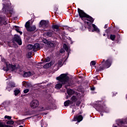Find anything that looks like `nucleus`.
Listing matches in <instances>:
<instances>
[{
  "label": "nucleus",
  "mask_w": 127,
  "mask_h": 127,
  "mask_svg": "<svg viewBox=\"0 0 127 127\" xmlns=\"http://www.w3.org/2000/svg\"><path fill=\"white\" fill-rule=\"evenodd\" d=\"M50 57H47L45 60H43V59H42V61H43V62H50Z\"/></svg>",
  "instance_id": "c85d7f7f"
},
{
  "label": "nucleus",
  "mask_w": 127,
  "mask_h": 127,
  "mask_svg": "<svg viewBox=\"0 0 127 127\" xmlns=\"http://www.w3.org/2000/svg\"><path fill=\"white\" fill-rule=\"evenodd\" d=\"M26 83H23V84H22V85H23V86H26Z\"/></svg>",
  "instance_id": "864d4df0"
},
{
  "label": "nucleus",
  "mask_w": 127,
  "mask_h": 127,
  "mask_svg": "<svg viewBox=\"0 0 127 127\" xmlns=\"http://www.w3.org/2000/svg\"><path fill=\"white\" fill-rule=\"evenodd\" d=\"M0 127H13L10 125H4L1 123H0Z\"/></svg>",
  "instance_id": "473e14b6"
},
{
  "label": "nucleus",
  "mask_w": 127,
  "mask_h": 127,
  "mask_svg": "<svg viewBox=\"0 0 127 127\" xmlns=\"http://www.w3.org/2000/svg\"><path fill=\"white\" fill-rule=\"evenodd\" d=\"M77 101H78V96L76 95H73L70 98V101L72 102V104H75Z\"/></svg>",
  "instance_id": "4468645a"
},
{
  "label": "nucleus",
  "mask_w": 127,
  "mask_h": 127,
  "mask_svg": "<svg viewBox=\"0 0 127 127\" xmlns=\"http://www.w3.org/2000/svg\"><path fill=\"white\" fill-rule=\"evenodd\" d=\"M97 109L99 112H100V115L101 117H103L104 115L103 113H110V110L106 106V105H102L101 104H98L97 105Z\"/></svg>",
  "instance_id": "39448f33"
},
{
  "label": "nucleus",
  "mask_w": 127,
  "mask_h": 127,
  "mask_svg": "<svg viewBox=\"0 0 127 127\" xmlns=\"http://www.w3.org/2000/svg\"><path fill=\"white\" fill-rule=\"evenodd\" d=\"M95 89L96 88H95V87H94V86H93V87H90L91 91H95Z\"/></svg>",
  "instance_id": "37998d69"
},
{
  "label": "nucleus",
  "mask_w": 127,
  "mask_h": 127,
  "mask_svg": "<svg viewBox=\"0 0 127 127\" xmlns=\"http://www.w3.org/2000/svg\"><path fill=\"white\" fill-rule=\"evenodd\" d=\"M43 67L45 69H47L49 68V67H51V63H47L46 64H45L43 66Z\"/></svg>",
  "instance_id": "bb28decb"
},
{
  "label": "nucleus",
  "mask_w": 127,
  "mask_h": 127,
  "mask_svg": "<svg viewBox=\"0 0 127 127\" xmlns=\"http://www.w3.org/2000/svg\"><path fill=\"white\" fill-rule=\"evenodd\" d=\"M6 24V21L4 20V18L0 17V24H4L5 25Z\"/></svg>",
  "instance_id": "5701e85b"
},
{
  "label": "nucleus",
  "mask_w": 127,
  "mask_h": 127,
  "mask_svg": "<svg viewBox=\"0 0 127 127\" xmlns=\"http://www.w3.org/2000/svg\"><path fill=\"white\" fill-rule=\"evenodd\" d=\"M6 67H4L3 68V70H4V71H8V70H9V67H8V65L7 64H6Z\"/></svg>",
  "instance_id": "f704fd0d"
},
{
  "label": "nucleus",
  "mask_w": 127,
  "mask_h": 127,
  "mask_svg": "<svg viewBox=\"0 0 127 127\" xmlns=\"http://www.w3.org/2000/svg\"><path fill=\"white\" fill-rule=\"evenodd\" d=\"M75 103L76 106H77V107H80V105H81V101L80 100H77Z\"/></svg>",
  "instance_id": "c9c22d12"
},
{
  "label": "nucleus",
  "mask_w": 127,
  "mask_h": 127,
  "mask_svg": "<svg viewBox=\"0 0 127 127\" xmlns=\"http://www.w3.org/2000/svg\"><path fill=\"white\" fill-rule=\"evenodd\" d=\"M103 36H106V34H103Z\"/></svg>",
  "instance_id": "13d9d810"
},
{
  "label": "nucleus",
  "mask_w": 127,
  "mask_h": 127,
  "mask_svg": "<svg viewBox=\"0 0 127 127\" xmlns=\"http://www.w3.org/2000/svg\"><path fill=\"white\" fill-rule=\"evenodd\" d=\"M54 110L56 109L55 104L52 103V100L50 99H47V102L45 103V107H42L41 111H48V110Z\"/></svg>",
  "instance_id": "20e7f679"
},
{
  "label": "nucleus",
  "mask_w": 127,
  "mask_h": 127,
  "mask_svg": "<svg viewBox=\"0 0 127 127\" xmlns=\"http://www.w3.org/2000/svg\"><path fill=\"white\" fill-rule=\"evenodd\" d=\"M15 123L17 124V125H18L19 126H20V125H23V124H24V119L16 121Z\"/></svg>",
  "instance_id": "412c9836"
},
{
  "label": "nucleus",
  "mask_w": 127,
  "mask_h": 127,
  "mask_svg": "<svg viewBox=\"0 0 127 127\" xmlns=\"http://www.w3.org/2000/svg\"><path fill=\"white\" fill-rule=\"evenodd\" d=\"M107 29H109V30H110V29H112V26L109 27Z\"/></svg>",
  "instance_id": "5fc2aeb1"
},
{
  "label": "nucleus",
  "mask_w": 127,
  "mask_h": 127,
  "mask_svg": "<svg viewBox=\"0 0 127 127\" xmlns=\"http://www.w3.org/2000/svg\"><path fill=\"white\" fill-rule=\"evenodd\" d=\"M72 106H75V103H73V105L71 104L70 108H72Z\"/></svg>",
  "instance_id": "603ef678"
},
{
  "label": "nucleus",
  "mask_w": 127,
  "mask_h": 127,
  "mask_svg": "<svg viewBox=\"0 0 127 127\" xmlns=\"http://www.w3.org/2000/svg\"><path fill=\"white\" fill-rule=\"evenodd\" d=\"M42 63H40V64H42Z\"/></svg>",
  "instance_id": "680f3d73"
},
{
  "label": "nucleus",
  "mask_w": 127,
  "mask_h": 127,
  "mask_svg": "<svg viewBox=\"0 0 127 127\" xmlns=\"http://www.w3.org/2000/svg\"><path fill=\"white\" fill-rule=\"evenodd\" d=\"M2 10H3L4 13L9 12L11 14L12 13V10H10V6L7 4L5 6V8H3Z\"/></svg>",
  "instance_id": "f8f14e48"
},
{
  "label": "nucleus",
  "mask_w": 127,
  "mask_h": 127,
  "mask_svg": "<svg viewBox=\"0 0 127 127\" xmlns=\"http://www.w3.org/2000/svg\"><path fill=\"white\" fill-rule=\"evenodd\" d=\"M82 114H83V112H80L77 115H82Z\"/></svg>",
  "instance_id": "3c124183"
},
{
  "label": "nucleus",
  "mask_w": 127,
  "mask_h": 127,
  "mask_svg": "<svg viewBox=\"0 0 127 127\" xmlns=\"http://www.w3.org/2000/svg\"><path fill=\"white\" fill-rule=\"evenodd\" d=\"M41 126L42 127H45V126H44V123L43 122L41 123Z\"/></svg>",
  "instance_id": "de8ad7c7"
},
{
  "label": "nucleus",
  "mask_w": 127,
  "mask_h": 127,
  "mask_svg": "<svg viewBox=\"0 0 127 127\" xmlns=\"http://www.w3.org/2000/svg\"><path fill=\"white\" fill-rule=\"evenodd\" d=\"M94 78V79H96V80H99V76H95V77H93Z\"/></svg>",
  "instance_id": "49530a36"
},
{
  "label": "nucleus",
  "mask_w": 127,
  "mask_h": 127,
  "mask_svg": "<svg viewBox=\"0 0 127 127\" xmlns=\"http://www.w3.org/2000/svg\"><path fill=\"white\" fill-rule=\"evenodd\" d=\"M61 53H62V52H61Z\"/></svg>",
  "instance_id": "e2e57ef3"
},
{
  "label": "nucleus",
  "mask_w": 127,
  "mask_h": 127,
  "mask_svg": "<svg viewBox=\"0 0 127 127\" xmlns=\"http://www.w3.org/2000/svg\"><path fill=\"white\" fill-rule=\"evenodd\" d=\"M110 31H111V30H109L108 29H107L105 30V32H106V33H110Z\"/></svg>",
  "instance_id": "a18cd8bd"
},
{
  "label": "nucleus",
  "mask_w": 127,
  "mask_h": 127,
  "mask_svg": "<svg viewBox=\"0 0 127 127\" xmlns=\"http://www.w3.org/2000/svg\"><path fill=\"white\" fill-rule=\"evenodd\" d=\"M64 48L65 51H66V52L67 53V56H69V54L71 53V50H69V48L66 44H64Z\"/></svg>",
  "instance_id": "6ab92c4d"
},
{
  "label": "nucleus",
  "mask_w": 127,
  "mask_h": 127,
  "mask_svg": "<svg viewBox=\"0 0 127 127\" xmlns=\"http://www.w3.org/2000/svg\"><path fill=\"white\" fill-rule=\"evenodd\" d=\"M8 86H9L10 88H14V87H15V83L14 82H11L9 83Z\"/></svg>",
  "instance_id": "7c9ffc66"
},
{
  "label": "nucleus",
  "mask_w": 127,
  "mask_h": 127,
  "mask_svg": "<svg viewBox=\"0 0 127 127\" xmlns=\"http://www.w3.org/2000/svg\"><path fill=\"white\" fill-rule=\"evenodd\" d=\"M104 28H108V24H105V26H104Z\"/></svg>",
  "instance_id": "8fccbe9b"
},
{
  "label": "nucleus",
  "mask_w": 127,
  "mask_h": 127,
  "mask_svg": "<svg viewBox=\"0 0 127 127\" xmlns=\"http://www.w3.org/2000/svg\"><path fill=\"white\" fill-rule=\"evenodd\" d=\"M28 92H29V89H26L24 90V91H23L24 94H27V93H28Z\"/></svg>",
  "instance_id": "a19ab883"
},
{
  "label": "nucleus",
  "mask_w": 127,
  "mask_h": 127,
  "mask_svg": "<svg viewBox=\"0 0 127 127\" xmlns=\"http://www.w3.org/2000/svg\"><path fill=\"white\" fill-rule=\"evenodd\" d=\"M13 28L16 31V32L20 33V35H22V32L19 31V27L18 26L15 25L13 26Z\"/></svg>",
  "instance_id": "dca6fc26"
},
{
  "label": "nucleus",
  "mask_w": 127,
  "mask_h": 127,
  "mask_svg": "<svg viewBox=\"0 0 127 127\" xmlns=\"http://www.w3.org/2000/svg\"><path fill=\"white\" fill-rule=\"evenodd\" d=\"M60 26L58 25H53L52 28L54 31H59Z\"/></svg>",
  "instance_id": "f3484780"
},
{
  "label": "nucleus",
  "mask_w": 127,
  "mask_h": 127,
  "mask_svg": "<svg viewBox=\"0 0 127 127\" xmlns=\"http://www.w3.org/2000/svg\"><path fill=\"white\" fill-rule=\"evenodd\" d=\"M27 49L28 50H32V49H33V51H34V47L33 45H31V44H29L27 46Z\"/></svg>",
  "instance_id": "393cba45"
},
{
  "label": "nucleus",
  "mask_w": 127,
  "mask_h": 127,
  "mask_svg": "<svg viewBox=\"0 0 127 127\" xmlns=\"http://www.w3.org/2000/svg\"><path fill=\"white\" fill-rule=\"evenodd\" d=\"M83 121V116L82 115H76L74 116L73 121L77 122V123H80Z\"/></svg>",
  "instance_id": "9b49d317"
},
{
  "label": "nucleus",
  "mask_w": 127,
  "mask_h": 127,
  "mask_svg": "<svg viewBox=\"0 0 127 127\" xmlns=\"http://www.w3.org/2000/svg\"><path fill=\"white\" fill-rule=\"evenodd\" d=\"M9 66L11 68L12 71H14V70H15V68H16V65H13L12 64H9Z\"/></svg>",
  "instance_id": "c756f323"
},
{
  "label": "nucleus",
  "mask_w": 127,
  "mask_h": 127,
  "mask_svg": "<svg viewBox=\"0 0 127 127\" xmlns=\"http://www.w3.org/2000/svg\"><path fill=\"white\" fill-rule=\"evenodd\" d=\"M50 44H53V43H50Z\"/></svg>",
  "instance_id": "052dcab7"
},
{
  "label": "nucleus",
  "mask_w": 127,
  "mask_h": 127,
  "mask_svg": "<svg viewBox=\"0 0 127 127\" xmlns=\"http://www.w3.org/2000/svg\"><path fill=\"white\" fill-rule=\"evenodd\" d=\"M37 49H40V45L39 43H36L34 45V51L36 52Z\"/></svg>",
  "instance_id": "a211bd4d"
},
{
  "label": "nucleus",
  "mask_w": 127,
  "mask_h": 127,
  "mask_svg": "<svg viewBox=\"0 0 127 127\" xmlns=\"http://www.w3.org/2000/svg\"><path fill=\"white\" fill-rule=\"evenodd\" d=\"M91 25L92 27H93V29L92 30V32L95 31L97 33H100V29H98V27H97L95 24H92Z\"/></svg>",
  "instance_id": "ddd939ff"
},
{
  "label": "nucleus",
  "mask_w": 127,
  "mask_h": 127,
  "mask_svg": "<svg viewBox=\"0 0 127 127\" xmlns=\"http://www.w3.org/2000/svg\"><path fill=\"white\" fill-rule=\"evenodd\" d=\"M20 93V90L16 88L15 90H14V95L15 96H17L18 94Z\"/></svg>",
  "instance_id": "a878e982"
},
{
  "label": "nucleus",
  "mask_w": 127,
  "mask_h": 127,
  "mask_svg": "<svg viewBox=\"0 0 127 127\" xmlns=\"http://www.w3.org/2000/svg\"><path fill=\"white\" fill-rule=\"evenodd\" d=\"M92 81H93L94 84H97V80H96V79H93Z\"/></svg>",
  "instance_id": "09e8293b"
},
{
  "label": "nucleus",
  "mask_w": 127,
  "mask_h": 127,
  "mask_svg": "<svg viewBox=\"0 0 127 127\" xmlns=\"http://www.w3.org/2000/svg\"><path fill=\"white\" fill-rule=\"evenodd\" d=\"M15 47H17V45H15Z\"/></svg>",
  "instance_id": "bf43d9fd"
},
{
  "label": "nucleus",
  "mask_w": 127,
  "mask_h": 127,
  "mask_svg": "<svg viewBox=\"0 0 127 127\" xmlns=\"http://www.w3.org/2000/svg\"><path fill=\"white\" fill-rule=\"evenodd\" d=\"M30 106L32 109H36L39 106V101L38 100H33L31 102Z\"/></svg>",
  "instance_id": "1a4fd4ad"
},
{
  "label": "nucleus",
  "mask_w": 127,
  "mask_h": 127,
  "mask_svg": "<svg viewBox=\"0 0 127 127\" xmlns=\"http://www.w3.org/2000/svg\"><path fill=\"white\" fill-rule=\"evenodd\" d=\"M67 93L69 96H72L75 94V91L73 90V89H68L67 90Z\"/></svg>",
  "instance_id": "4be33fe9"
},
{
  "label": "nucleus",
  "mask_w": 127,
  "mask_h": 127,
  "mask_svg": "<svg viewBox=\"0 0 127 127\" xmlns=\"http://www.w3.org/2000/svg\"><path fill=\"white\" fill-rule=\"evenodd\" d=\"M77 12L81 20L84 21L85 23L88 25V28L89 31H90L92 27V23L94 22L95 19H93L92 16L88 15L87 13L84 12V10L79 8H77Z\"/></svg>",
  "instance_id": "f03ea898"
},
{
  "label": "nucleus",
  "mask_w": 127,
  "mask_h": 127,
  "mask_svg": "<svg viewBox=\"0 0 127 127\" xmlns=\"http://www.w3.org/2000/svg\"><path fill=\"white\" fill-rule=\"evenodd\" d=\"M58 65H59V66H61V65H62V62L61 61H59Z\"/></svg>",
  "instance_id": "c03bdc74"
},
{
  "label": "nucleus",
  "mask_w": 127,
  "mask_h": 127,
  "mask_svg": "<svg viewBox=\"0 0 127 127\" xmlns=\"http://www.w3.org/2000/svg\"><path fill=\"white\" fill-rule=\"evenodd\" d=\"M32 75V73L31 72V71L24 72L23 77H30V76H31Z\"/></svg>",
  "instance_id": "aec40b11"
},
{
  "label": "nucleus",
  "mask_w": 127,
  "mask_h": 127,
  "mask_svg": "<svg viewBox=\"0 0 127 127\" xmlns=\"http://www.w3.org/2000/svg\"><path fill=\"white\" fill-rule=\"evenodd\" d=\"M127 118L120 120L118 124V126L119 127H127Z\"/></svg>",
  "instance_id": "9d476101"
},
{
  "label": "nucleus",
  "mask_w": 127,
  "mask_h": 127,
  "mask_svg": "<svg viewBox=\"0 0 127 127\" xmlns=\"http://www.w3.org/2000/svg\"><path fill=\"white\" fill-rule=\"evenodd\" d=\"M6 124L7 125H13V124H14V122L12 120H10V121H7Z\"/></svg>",
  "instance_id": "72a5a7b5"
},
{
  "label": "nucleus",
  "mask_w": 127,
  "mask_h": 127,
  "mask_svg": "<svg viewBox=\"0 0 127 127\" xmlns=\"http://www.w3.org/2000/svg\"><path fill=\"white\" fill-rule=\"evenodd\" d=\"M64 27L65 28V29H68V30L69 31H71V28H70V27H68L67 26H64Z\"/></svg>",
  "instance_id": "79ce46f5"
},
{
  "label": "nucleus",
  "mask_w": 127,
  "mask_h": 127,
  "mask_svg": "<svg viewBox=\"0 0 127 127\" xmlns=\"http://www.w3.org/2000/svg\"><path fill=\"white\" fill-rule=\"evenodd\" d=\"M78 16H79V15H78V14H77V15H76V17H78Z\"/></svg>",
  "instance_id": "4d7b16f0"
},
{
  "label": "nucleus",
  "mask_w": 127,
  "mask_h": 127,
  "mask_svg": "<svg viewBox=\"0 0 127 127\" xmlns=\"http://www.w3.org/2000/svg\"><path fill=\"white\" fill-rule=\"evenodd\" d=\"M32 55V52H29L28 53V58H31V57H32V56H31V55Z\"/></svg>",
  "instance_id": "e433bc0d"
},
{
  "label": "nucleus",
  "mask_w": 127,
  "mask_h": 127,
  "mask_svg": "<svg viewBox=\"0 0 127 127\" xmlns=\"http://www.w3.org/2000/svg\"><path fill=\"white\" fill-rule=\"evenodd\" d=\"M72 112H74V110H72Z\"/></svg>",
  "instance_id": "0e129e2a"
},
{
  "label": "nucleus",
  "mask_w": 127,
  "mask_h": 127,
  "mask_svg": "<svg viewBox=\"0 0 127 127\" xmlns=\"http://www.w3.org/2000/svg\"><path fill=\"white\" fill-rule=\"evenodd\" d=\"M53 31H49L47 32L46 35L48 36V37H51L52 35H53Z\"/></svg>",
  "instance_id": "b1692460"
},
{
  "label": "nucleus",
  "mask_w": 127,
  "mask_h": 127,
  "mask_svg": "<svg viewBox=\"0 0 127 127\" xmlns=\"http://www.w3.org/2000/svg\"><path fill=\"white\" fill-rule=\"evenodd\" d=\"M4 119H7V120H11V117L6 115L4 116Z\"/></svg>",
  "instance_id": "ea45409f"
},
{
  "label": "nucleus",
  "mask_w": 127,
  "mask_h": 127,
  "mask_svg": "<svg viewBox=\"0 0 127 127\" xmlns=\"http://www.w3.org/2000/svg\"><path fill=\"white\" fill-rule=\"evenodd\" d=\"M15 42H16L18 45H22V41H21V39L20 38V37L17 35H15L13 38L12 43L13 44H14Z\"/></svg>",
  "instance_id": "6e6552de"
},
{
  "label": "nucleus",
  "mask_w": 127,
  "mask_h": 127,
  "mask_svg": "<svg viewBox=\"0 0 127 127\" xmlns=\"http://www.w3.org/2000/svg\"><path fill=\"white\" fill-rule=\"evenodd\" d=\"M56 79L60 82L55 85V88L57 90H60L63 85H65L64 88L66 89H67L68 87L70 86V82H69V76H67L66 73L61 74L60 76L57 77Z\"/></svg>",
  "instance_id": "f257e3e1"
},
{
  "label": "nucleus",
  "mask_w": 127,
  "mask_h": 127,
  "mask_svg": "<svg viewBox=\"0 0 127 127\" xmlns=\"http://www.w3.org/2000/svg\"><path fill=\"white\" fill-rule=\"evenodd\" d=\"M109 39H111V40H112V41H115V40L116 39L115 35L110 34Z\"/></svg>",
  "instance_id": "cd10ccee"
},
{
  "label": "nucleus",
  "mask_w": 127,
  "mask_h": 127,
  "mask_svg": "<svg viewBox=\"0 0 127 127\" xmlns=\"http://www.w3.org/2000/svg\"><path fill=\"white\" fill-rule=\"evenodd\" d=\"M6 90L7 91H8V92H10L11 91V87H9L8 85H7Z\"/></svg>",
  "instance_id": "58836bf2"
},
{
  "label": "nucleus",
  "mask_w": 127,
  "mask_h": 127,
  "mask_svg": "<svg viewBox=\"0 0 127 127\" xmlns=\"http://www.w3.org/2000/svg\"><path fill=\"white\" fill-rule=\"evenodd\" d=\"M70 105H73V103L70 100H67L64 102V107H69Z\"/></svg>",
  "instance_id": "2eb2a0df"
},
{
  "label": "nucleus",
  "mask_w": 127,
  "mask_h": 127,
  "mask_svg": "<svg viewBox=\"0 0 127 127\" xmlns=\"http://www.w3.org/2000/svg\"><path fill=\"white\" fill-rule=\"evenodd\" d=\"M90 65H92V66H94V65H96V61H92L90 63Z\"/></svg>",
  "instance_id": "4c0bfd02"
},
{
  "label": "nucleus",
  "mask_w": 127,
  "mask_h": 127,
  "mask_svg": "<svg viewBox=\"0 0 127 127\" xmlns=\"http://www.w3.org/2000/svg\"><path fill=\"white\" fill-rule=\"evenodd\" d=\"M107 38H108V39H110V35L109 34H107Z\"/></svg>",
  "instance_id": "6e6d98bb"
},
{
  "label": "nucleus",
  "mask_w": 127,
  "mask_h": 127,
  "mask_svg": "<svg viewBox=\"0 0 127 127\" xmlns=\"http://www.w3.org/2000/svg\"><path fill=\"white\" fill-rule=\"evenodd\" d=\"M43 43H45V44H48L49 45L50 44V42L48 41L46 39H44L43 40Z\"/></svg>",
  "instance_id": "2f4dec72"
},
{
  "label": "nucleus",
  "mask_w": 127,
  "mask_h": 127,
  "mask_svg": "<svg viewBox=\"0 0 127 127\" xmlns=\"http://www.w3.org/2000/svg\"><path fill=\"white\" fill-rule=\"evenodd\" d=\"M113 63V60L112 59H108L106 61L103 60L101 62V64H99L100 67L96 70L97 72H101L104 71L105 69H108L110 68Z\"/></svg>",
  "instance_id": "7ed1b4c3"
},
{
  "label": "nucleus",
  "mask_w": 127,
  "mask_h": 127,
  "mask_svg": "<svg viewBox=\"0 0 127 127\" xmlns=\"http://www.w3.org/2000/svg\"><path fill=\"white\" fill-rule=\"evenodd\" d=\"M25 27L28 32H33L36 30V26L35 25L30 26V21H29L26 22Z\"/></svg>",
  "instance_id": "423d86ee"
},
{
  "label": "nucleus",
  "mask_w": 127,
  "mask_h": 127,
  "mask_svg": "<svg viewBox=\"0 0 127 127\" xmlns=\"http://www.w3.org/2000/svg\"><path fill=\"white\" fill-rule=\"evenodd\" d=\"M50 24V22H49V20H42L40 22V27H42V28H44V29H45V28H47L49 26V25Z\"/></svg>",
  "instance_id": "0eeeda50"
}]
</instances>
